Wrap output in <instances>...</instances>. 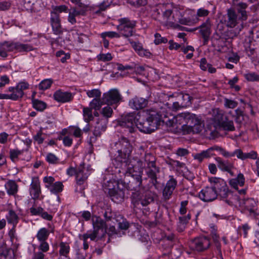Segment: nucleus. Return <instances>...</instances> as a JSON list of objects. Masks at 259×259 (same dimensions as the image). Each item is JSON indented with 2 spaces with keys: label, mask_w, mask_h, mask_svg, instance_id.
<instances>
[{
  "label": "nucleus",
  "mask_w": 259,
  "mask_h": 259,
  "mask_svg": "<svg viewBox=\"0 0 259 259\" xmlns=\"http://www.w3.org/2000/svg\"><path fill=\"white\" fill-rule=\"evenodd\" d=\"M46 161L51 164H57L59 163V158L54 154L49 153L47 154L46 158Z\"/></svg>",
  "instance_id": "864d4df0"
},
{
  "label": "nucleus",
  "mask_w": 259,
  "mask_h": 259,
  "mask_svg": "<svg viewBox=\"0 0 259 259\" xmlns=\"http://www.w3.org/2000/svg\"><path fill=\"white\" fill-rule=\"evenodd\" d=\"M97 59L99 61L107 62L112 59V56L109 53L106 54L101 53L97 56Z\"/></svg>",
  "instance_id": "13d9d810"
},
{
  "label": "nucleus",
  "mask_w": 259,
  "mask_h": 259,
  "mask_svg": "<svg viewBox=\"0 0 259 259\" xmlns=\"http://www.w3.org/2000/svg\"><path fill=\"white\" fill-rule=\"evenodd\" d=\"M148 103V99L142 97L135 96L128 101L129 107L134 110H139L145 108Z\"/></svg>",
  "instance_id": "a211bd4d"
},
{
  "label": "nucleus",
  "mask_w": 259,
  "mask_h": 259,
  "mask_svg": "<svg viewBox=\"0 0 259 259\" xmlns=\"http://www.w3.org/2000/svg\"><path fill=\"white\" fill-rule=\"evenodd\" d=\"M53 10L51 12H55L56 13L67 12V7L65 5H61L58 6H53Z\"/></svg>",
  "instance_id": "774afa93"
},
{
  "label": "nucleus",
  "mask_w": 259,
  "mask_h": 259,
  "mask_svg": "<svg viewBox=\"0 0 259 259\" xmlns=\"http://www.w3.org/2000/svg\"><path fill=\"white\" fill-rule=\"evenodd\" d=\"M147 175L149 178H154L157 176V174L159 172V168L154 164L153 166H150L147 167Z\"/></svg>",
  "instance_id": "3c124183"
},
{
  "label": "nucleus",
  "mask_w": 259,
  "mask_h": 259,
  "mask_svg": "<svg viewBox=\"0 0 259 259\" xmlns=\"http://www.w3.org/2000/svg\"><path fill=\"white\" fill-rule=\"evenodd\" d=\"M199 198L204 202H211L217 199L218 193L212 186L206 187L199 193Z\"/></svg>",
  "instance_id": "2eb2a0df"
},
{
  "label": "nucleus",
  "mask_w": 259,
  "mask_h": 259,
  "mask_svg": "<svg viewBox=\"0 0 259 259\" xmlns=\"http://www.w3.org/2000/svg\"><path fill=\"white\" fill-rule=\"evenodd\" d=\"M223 104L224 107L227 109H234L238 105L236 101L227 98H224Z\"/></svg>",
  "instance_id": "79ce46f5"
},
{
  "label": "nucleus",
  "mask_w": 259,
  "mask_h": 259,
  "mask_svg": "<svg viewBox=\"0 0 259 259\" xmlns=\"http://www.w3.org/2000/svg\"><path fill=\"white\" fill-rule=\"evenodd\" d=\"M53 81L51 79H45L42 80L38 84V89L40 90H46L49 89Z\"/></svg>",
  "instance_id": "8fccbe9b"
},
{
  "label": "nucleus",
  "mask_w": 259,
  "mask_h": 259,
  "mask_svg": "<svg viewBox=\"0 0 259 259\" xmlns=\"http://www.w3.org/2000/svg\"><path fill=\"white\" fill-rule=\"evenodd\" d=\"M155 194L151 191H147L142 196H138L136 193L132 195L133 202L135 205L141 204L145 206L153 201Z\"/></svg>",
  "instance_id": "ddd939ff"
},
{
  "label": "nucleus",
  "mask_w": 259,
  "mask_h": 259,
  "mask_svg": "<svg viewBox=\"0 0 259 259\" xmlns=\"http://www.w3.org/2000/svg\"><path fill=\"white\" fill-rule=\"evenodd\" d=\"M51 24H54L56 23H61V20L60 18V15L58 13H56L55 12H51V18H50Z\"/></svg>",
  "instance_id": "e2e57ef3"
},
{
  "label": "nucleus",
  "mask_w": 259,
  "mask_h": 259,
  "mask_svg": "<svg viewBox=\"0 0 259 259\" xmlns=\"http://www.w3.org/2000/svg\"><path fill=\"white\" fill-rule=\"evenodd\" d=\"M101 37L102 38H104V37H109L111 38H119L120 36V35L114 31H107L102 33L101 34Z\"/></svg>",
  "instance_id": "5fc2aeb1"
},
{
  "label": "nucleus",
  "mask_w": 259,
  "mask_h": 259,
  "mask_svg": "<svg viewBox=\"0 0 259 259\" xmlns=\"http://www.w3.org/2000/svg\"><path fill=\"white\" fill-rule=\"evenodd\" d=\"M229 183L232 188L237 190L238 193L240 195H243L246 193L245 189H242L238 190V187H242L244 185L245 183V178L242 174L239 173L238 174L236 178L230 180Z\"/></svg>",
  "instance_id": "6ab92c4d"
},
{
  "label": "nucleus",
  "mask_w": 259,
  "mask_h": 259,
  "mask_svg": "<svg viewBox=\"0 0 259 259\" xmlns=\"http://www.w3.org/2000/svg\"><path fill=\"white\" fill-rule=\"evenodd\" d=\"M211 24L210 21L209 19H207L198 28L203 38L204 43H206L208 41L211 33Z\"/></svg>",
  "instance_id": "5701e85b"
},
{
  "label": "nucleus",
  "mask_w": 259,
  "mask_h": 259,
  "mask_svg": "<svg viewBox=\"0 0 259 259\" xmlns=\"http://www.w3.org/2000/svg\"><path fill=\"white\" fill-rule=\"evenodd\" d=\"M32 104L34 108L40 111L45 109L47 106L46 103L37 99L32 100Z\"/></svg>",
  "instance_id": "49530a36"
},
{
  "label": "nucleus",
  "mask_w": 259,
  "mask_h": 259,
  "mask_svg": "<svg viewBox=\"0 0 259 259\" xmlns=\"http://www.w3.org/2000/svg\"><path fill=\"white\" fill-rule=\"evenodd\" d=\"M234 114L232 111L225 113L219 109H216L215 120L218 121L219 126L223 130L228 132H232L235 130L234 122L229 119L230 117H234Z\"/></svg>",
  "instance_id": "0eeeda50"
},
{
  "label": "nucleus",
  "mask_w": 259,
  "mask_h": 259,
  "mask_svg": "<svg viewBox=\"0 0 259 259\" xmlns=\"http://www.w3.org/2000/svg\"><path fill=\"white\" fill-rule=\"evenodd\" d=\"M83 115L84 120L87 122L92 120L94 118L92 114V109L90 107H84L83 108Z\"/></svg>",
  "instance_id": "37998d69"
},
{
  "label": "nucleus",
  "mask_w": 259,
  "mask_h": 259,
  "mask_svg": "<svg viewBox=\"0 0 259 259\" xmlns=\"http://www.w3.org/2000/svg\"><path fill=\"white\" fill-rule=\"evenodd\" d=\"M5 187L7 190V193L10 195H14L18 191V185L14 181H9L6 183Z\"/></svg>",
  "instance_id": "473e14b6"
},
{
  "label": "nucleus",
  "mask_w": 259,
  "mask_h": 259,
  "mask_svg": "<svg viewBox=\"0 0 259 259\" xmlns=\"http://www.w3.org/2000/svg\"><path fill=\"white\" fill-rule=\"evenodd\" d=\"M144 165L139 159L133 158L128 163L127 167L119 169V173L125 176H131L132 180L129 181L128 188L131 190L138 191L142 183V176Z\"/></svg>",
  "instance_id": "7ed1b4c3"
},
{
  "label": "nucleus",
  "mask_w": 259,
  "mask_h": 259,
  "mask_svg": "<svg viewBox=\"0 0 259 259\" xmlns=\"http://www.w3.org/2000/svg\"><path fill=\"white\" fill-rule=\"evenodd\" d=\"M13 51V42L5 41L0 44V56L6 58L8 52Z\"/></svg>",
  "instance_id": "c85d7f7f"
},
{
  "label": "nucleus",
  "mask_w": 259,
  "mask_h": 259,
  "mask_svg": "<svg viewBox=\"0 0 259 259\" xmlns=\"http://www.w3.org/2000/svg\"><path fill=\"white\" fill-rule=\"evenodd\" d=\"M246 80L250 82L259 81V74L255 72H248L244 74Z\"/></svg>",
  "instance_id": "ea45409f"
},
{
  "label": "nucleus",
  "mask_w": 259,
  "mask_h": 259,
  "mask_svg": "<svg viewBox=\"0 0 259 259\" xmlns=\"http://www.w3.org/2000/svg\"><path fill=\"white\" fill-rule=\"evenodd\" d=\"M64 186L61 182H55L53 185L49 186L48 189L53 194H57L62 191Z\"/></svg>",
  "instance_id": "c9c22d12"
},
{
  "label": "nucleus",
  "mask_w": 259,
  "mask_h": 259,
  "mask_svg": "<svg viewBox=\"0 0 259 259\" xmlns=\"http://www.w3.org/2000/svg\"><path fill=\"white\" fill-rule=\"evenodd\" d=\"M30 194L33 199H36L39 198L41 193L40 187V182L37 177L32 178L31 183L29 188Z\"/></svg>",
  "instance_id": "4be33fe9"
},
{
  "label": "nucleus",
  "mask_w": 259,
  "mask_h": 259,
  "mask_svg": "<svg viewBox=\"0 0 259 259\" xmlns=\"http://www.w3.org/2000/svg\"><path fill=\"white\" fill-rule=\"evenodd\" d=\"M234 117L235 120L237 123L242 124L245 121L246 119L248 118L247 116L244 114L243 112L240 109H237L235 110Z\"/></svg>",
  "instance_id": "f704fd0d"
},
{
  "label": "nucleus",
  "mask_w": 259,
  "mask_h": 259,
  "mask_svg": "<svg viewBox=\"0 0 259 259\" xmlns=\"http://www.w3.org/2000/svg\"><path fill=\"white\" fill-rule=\"evenodd\" d=\"M210 245V239L205 236L196 237L192 240L190 243V248L193 250L202 252L207 250Z\"/></svg>",
  "instance_id": "f8f14e48"
},
{
  "label": "nucleus",
  "mask_w": 259,
  "mask_h": 259,
  "mask_svg": "<svg viewBox=\"0 0 259 259\" xmlns=\"http://www.w3.org/2000/svg\"><path fill=\"white\" fill-rule=\"evenodd\" d=\"M93 230L103 237L106 232L107 224L100 217L94 215L92 218Z\"/></svg>",
  "instance_id": "dca6fc26"
},
{
  "label": "nucleus",
  "mask_w": 259,
  "mask_h": 259,
  "mask_svg": "<svg viewBox=\"0 0 259 259\" xmlns=\"http://www.w3.org/2000/svg\"><path fill=\"white\" fill-rule=\"evenodd\" d=\"M108 122L107 119H101L98 120L95 126L93 134L95 136L99 137L101 136L102 132L105 131L107 127V123Z\"/></svg>",
  "instance_id": "bb28decb"
},
{
  "label": "nucleus",
  "mask_w": 259,
  "mask_h": 259,
  "mask_svg": "<svg viewBox=\"0 0 259 259\" xmlns=\"http://www.w3.org/2000/svg\"><path fill=\"white\" fill-rule=\"evenodd\" d=\"M23 152V150L18 149H10V158L12 161L16 162L18 160L19 156L22 154Z\"/></svg>",
  "instance_id": "a18cd8bd"
},
{
  "label": "nucleus",
  "mask_w": 259,
  "mask_h": 259,
  "mask_svg": "<svg viewBox=\"0 0 259 259\" xmlns=\"http://www.w3.org/2000/svg\"><path fill=\"white\" fill-rule=\"evenodd\" d=\"M53 97L56 101L61 103L70 102L73 98V96L71 93L63 92L61 90L56 91L53 95Z\"/></svg>",
  "instance_id": "b1692460"
},
{
  "label": "nucleus",
  "mask_w": 259,
  "mask_h": 259,
  "mask_svg": "<svg viewBox=\"0 0 259 259\" xmlns=\"http://www.w3.org/2000/svg\"><path fill=\"white\" fill-rule=\"evenodd\" d=\"M221 154L225 158H229L236 156L237 157L241 160L246 159L245 153H243L241 149H236L232 152H230L221 147Z\"/></svg>",
  "instance_id": "a878e982"
},
{
  "label": "nucleus",
  "mask_w": 259,
  "mask_h": 259,
  "mask_svg": "<svg viewBox=\"0 0 259 259\" xmlns=\"http://www.w3.org/2000/svg\"><path fill=\"white\" fill-rule=\"evenodd\" d=\"M13 51L19 52L30 51L33 49V47L29 44H21L19 42H13Z\"/></svg>",
  "instance_id": "7c9ffc66"
},
{
  "label": "nucleus",
  "mask_w": 259,
  "mask_h": 259,
  "mask_svg": "<svg viewBox=\"0 0 259 259\" xmlns=\"http://www.w3.org/2000/svg\"><path fill=\"white\" fill-rule=\"evenodd\" d=\"M168 119L163 120L166 126L172 127L175 129H179V125L181 124V120L184 119L186 124L181 126V129L185 134L190 133H200L204 128V123L199 116L189 112L182 113L176 116H171Z\"/></svg>",
  "instance_id": "f03ea898"
},
{
  "label": "nucleus",
  "mask_w": 259,
  "mask_h": 259,
  "mask_svg": "<svg viewBox=\"0 0 259 259\" xmlns=\"http://www.w3.org/2000/svg\"><path fill=\"white\" fill-rule=\"evenodd\" d=\"M213 151H217L221 154V147L219 146H213L206 150H203L200 153L193 155L194 159L198 160L199 162H202L205 158H209L211 156L215 155L213 153Z\"/></svg>",
  "instance_id": "f3484780"
},
{
  "label": "nucleus",
  "mask_w": 259,
  "mask_h": 259,
  "mask_svg": "<svg viewBox=\"0 0 259 259\" xmlns=\"http://www.w3.org/2000/svg\"><path fill=\"white\" fill-rule=\"evenodd\" d=\"M238 200L233 205L239 204V206L242 209H246L250 212L253 211L254 208L256 205V201L253 198H247L246 199H241L239 197Z\"/></svg>",
  "instance_id": "aec40b11"
},
{
  "label": "nucleus",
  "mask_w": 259,
  "mask_h": 259,
  "mask_svg": "<svg viewBox=\"0 0 259 259\" xmlns=\"http://www.w3.org/2000/svg\"><path fill=\"white\" fill-rule=\"evenodd\" d=\"M43 208L41 207H36L34 206H32L30 208V212L33 215H40Z\"/></svg>",
  "instance_id": "338daca9"
},
{
  "label": "nucleus",
  "mask_w": 259,
  "mask_h": 259,
  "mask_svg": "<svg viewBox=\"0 0 259 259\" xmlns=\"http://www.w3.org/2000/svg\"><path fill=\"white\" fill-rule=\"evenodd\" d=\"M177 185V181L173 176H169L163 190V195L165 199H169Z\"/></svg>",
  "instance_id": "412c9836"
},
{
  "label": "nucleus",
  "mask_w": 259,
  "mask_h": 259,
  "mask_svg": "<svg viewBox=\"0 0 259 259\" xmlns=\"http://www.w3.org/2000/svg\"><path fill=\"white\" fill-rule=\"evenodd\" d=\"M139 116V112H131L122 115L118 120V124L125 128V131L129 133H134L136 130L137 118Z\"/></svg>",
  "instance_id": "1a4fd4ad"
},
{
  "label": "nucleus",
  "mask_w": 259,
  "mask_h": 259,
  "mask_svg": "<svg viewBox=\"0 0 259 259\" xmlns=\"http://www.w3.org/2000/svg\"><path fill=\"white\" fill-rule=\"evenodd\" d=\"M82 135L81 130L76 126H70V135L75 137H80Z\"/></svg>",
  "instance_id": "052dcab7"
},
{
  "label": "nucleus",
  "mask_w": 259,
  "mask_h": 259,
  "mask_svg": "<svg viewBox=\"0 0 259 259\" xmlns=\"http://www.w3.org/2000/svg\"><path fill=\"white\" fill-rule=\"evenodd\" d=\"M52 30L54 34L56 35H59L62 33L63 31L62 29V27L61 25V23H56L54 24H51Z\"/></svg>",
  "instance_id": "680f3d73"
},
{
  "label": "nucleus",
  "mask_w": 259,
  "mask_h": 259,
  "mask_svg": "<svg viewBox=\"0 0 259 259\" xmlns=\"http://www.w3.org/2000/svg\"><path fill=\"white\" fill-rule=\"evenodd\" d=\"M40 244L38 246V249L40 252H47L50 248L49 243L46 241H39Z\"/></svg>",
  "instance_id": "69168bd1"
},
{
  "label": "nucleus",
  "mask_w": 259,
  "mask_h": 259,
  "mask_svg": "<svg viewBox=\"0 0 259 259\" xmlns=\"http://www.w3.org/2000/svg\"><path fill=\"white\" fill-rule=\"evenodd\" d=\"M76 175V181L77 185H82L87 180L89 176L90 175V171L89 169L83 166H80L78 167Z\"/></svg>",
  "instance_id": "393cba45"
},
{
  "label": "nucleus",
  "mask_w": 259,
  "mask_h": 259,
  "mask_svg": "<svg viewBox=\"0 0 259 259\" xmlns=\"http://www.w3.org/2000/svg\"><path fill=\"white\" fill-rule=\"evenodd\" d=\"M70 11L74 14L75 17L80 15L84 16L85 15L87 11V7H78V8H72L70 10Z\"/></svg>",
  "instance_id": "09e8293b"
},
{
  "label": "nucleus",
  "mask_w": 259,
  "mask_h": 259,
  "mask_svg": "<svg viewBox=\"0 0 259 259\" xmlns=\"http://www.w3.org/2000/svg\"><path fill=\"white\" fill-rule=\"evenodd\" d=\"M103 102L107 105L116 107L122 101V97L119 91L116 89H111L103 94Z\"/></svg>",
  "instance_id": "9b49d317"
},
{
  "label": "nucleus",
  "mask_w": 259,
  "mask_h": 259,
  "mask_svg": "<svg viewBox=\"0 0 259 259\" xmlns=\"http://www.w3.org/2000/svg\"><path fill=\"white\" fill-rule=\"evenodd\" d=\"M87 95L89 98L98 99L101 98V92L99 89H93L88 91Z\"/></svg>",
  "instance_id": "603ef678"
},
{
  "label": "nucleus",
  "mask_w": 259,
  "mask_h": 259,
  "mask_svg": "<svg viewBox=\"0 0 259 259\" xmlns=\"http://www.w3.org/2000/svg\"><path fill=\"white\" fill-rule=\"evenodd\" d=\"M118 22L119 24L116 28L122 36L128 37L134 35V29L136 26V21L125 17L119 19Z\"/></svg>",
  "instance_id": "9d476101"
},
{
  "label": "nucleus",
  "mask_w": 259,
  "mask_h": 259,
  "mask_svg": "<svg viewBox=\"0 0 259 259\" xmlns=\"http://www.w3.org/2000/svg\"><path fill=\"white\" fill-rule=\"evenodd\" d=\"M104 180V184L108 190V193L112 200L118 203L123 200L124 193L122 189L119 187V182L114 179H109L107 181Z\"/></svg>",
  "instance_id": "6e6552de"
},
{
  "label": "nucleus",
  "mask_w": 259,
  "mask_h": 259,
  "mask_svg": "<svg viewBox=\"0 0 259 259\" xmlns=\"http://www.w3.org/2000/svg\"><path fill=\"white\" fill-rule=\"evenodd\" d=\"M112 149L115 160L120 163L121 168L127 167L128 163L133 159L130 160L133 146L128 140L125 138L120 139L115 143Z\"/></svg>",
  "instance_id": "39448f33"
},
{
  "label": "nucleus",
  "mask_w": 259,
  "mask_h": 259,
  "mask_svg": "<svg viewBox=\"0 0 259 259\" xmlns=\"http://www.w3.org/2000/svg\"><path fill=\"white\" fill-rule=\"evenodd\" d=\"M155 39L154 42L155 45H158L162 43H166L167 42V39L166 37H162L161 35L158 33H156L154 34Z\"/></svg>",
  "instance_id": "6e6d98bb"
},
{
  "label": "nucleus",
  "mask_w": 259,
  "mask_h": 259,
  "mask_svg": "<svg viewBox=\"0 0 259 259\" xmlns=\"http://www.w3.org/2000/svg\"><path fill=\"white\" fill-rule=\"evenodd\" d=\"M59 251L60 256H68L70 252V246L67 242H61L59 244Z\"/></svg>",
  "instance_id": "e433bc0d"
},
{
  "label": "nucleus",
  "mask_w": 259,
  "mask_h": 259,
  "mask_svg": "<svg viewBox=\"0 0 259 259\" xmlns=\"http://www.w3.org/2000/svg\"><path fill=\"white\" fill-rule=\"evenodd\" d=\"M214 159L217 163L218 168L221 170L227 172L231 176H234V170L236 169V168L233 162L229 160H223L220 157H216Z\"/></svg>",
  "instance_id": "4468645a"
},
{
  "label": "nucleus",
  "mask_w": 259,
  "mask_h": 259,
  "mask_svg": "<svg viewBox=\"0 0 259 259\" xmlns=\"http://www.w3.org/2000/svg\"><path fill=\"white\" fill-rule=\"evenodd\" d=\"M108 105L103 108L101 111L102 114L106 118L111 117L113 113V110Z\"/></svg>",
  "instance_id": "4d7b16f0"
},
{
  "label": "nucleus",
  "mask_w": 259,
  "mask_h": 259,
  "mask_svg": "<svg viewBox=\"0 0 259 259\" xmlns=\"http://www.w3.org/2000/svg\"><path fill=\"white\" fill-rule=\"evenodd\" d=\"M179 98L183 107H185L191 104V98L189 95L181 94L179 95Z\"/></svg>",
  "instance_id": "c03bdc74"
},
{
  "label": "nucleus",
  "mask_w": 259,
  "mask_h": 259,
  "mask_svg": "<svg viewBox=\"0 0 259 259\" xmlns=\"http://www.w3.org/2000/svg\"><path fill=\"white\" fill-rule=\"evenodd\" d=\"M159 21L165 25L177 28L180 27V24L193 25L198 21V19L195 17L194 10L177 5L171 9L164 11Z\"/></svg>",
  "instance_id": "f257e3e1"
},
{
  "label": "nucleus",
  "mask_w": 259,
  "mask_h": 259,
  "mask_svg": "<svg viewBox=\"0 0 259 259\" xmlns=\"http://www.w3.org/2000/svg\"><path fill=\"white\" fill-rule=\"evenodd\" d=\"M8 92H11L10 94V100L13 101H17L21 99L24 96V92H21L17 88V85L15 87H10L8 88Z\"/></svg>",
  "instance_id": "c756f323"
},
{
  "label": "nucleus",
  "mask_w": 259,
  "mask_h": 259,
  "mask_svg": "<svg viewBox=\"0 0 259 259\" xmlns=\"http://www.w3.org/2000/svg\"><path fill=\"white\" fill-rule=\"evenodd\" d=\"M209 181L213 189H215L218 193V196L224 200L229 205H232L238 200L237 194H234L229 190L226 182L223 179L211 177L209 179Z\"/></svg>",
  "instance_id": "423d86ee"
},
{
  "label": "nucleus",
  "mask_w": 259,
  "mask_h": 259,
  "mask_svg": "<svg viewBox=\"0 0 259 259\" xmlns=\"http://www.w3.org/2000/svg\"><path fill=\"white\" fill-rule=\"evenodd\" d=\"M227 25L230 28L234 27L238 23V17L236 12L232 9L227 11Z\"/></svg>",
  "instance_id": "cd10ccee"
},
{
  "label": "nucleus",
  "mask_w": 259,
  "mask_h": 259,
  "mask_svg": "<svg viewBox=\"0 0 259 259\" xmlns=\"http://www.w3.org/2000/svg\"><path fill=\"white\" fill-rule=\"evenodd\" d=\"M210 227V232L211 235V236L213 239L214 241H217L218 239L219 238V236L217 233V226L213 224L209 225Z\"/></svg>",
  "instance_id": "bf43d9fd"
},
{
  "label": "nucleus",
  "mask_w": 259,
  "mask_h": 259,
  "mask_svg": "<svg viewBox=\"0 0 259 259\" xmlns=\"http://www.w3.org/2000/svg\"><path fill=\"white\" fill-rule=\"evenodd\" d=\"M43 130L42 127H40L39 131L33 137L34 142L38 144H42L45 139L46 135L42 133Z\"/></svg>",
  "instance_id": "a19ab883"
},
{
  "label": "nucleus",
  "mask_w": 259,
  "mask_h": 259,
  "mask_svg": "<svg viewBox=\"0 0 259 259\" xmlns=\"http://www.w3.org/2000/svg\"><path fill=\"white\" fill-rule=\"evenodd\" d=\"M146 114L147 116H145L139 113L136 122L137 128L142 133H151L157 128L161 121L164 123L163 120L168 119L166 117L162 118L161 115L155 110L147 111Z\"/></svg>",
  "instance_id": "20e7f679"
},
{
  "label": "nucleus",
  "mask_w": 259,
  "mask_h": 259,
  "mask_svg": "<svg viewBox=\"0 0 259 259\" xmlns=\"http://www.w3.org/2000/svg\"><path fill=\"white\" fill-rule=\"evenodd\" d=\"M82 237L83 240H87L88 238H90L92 240H94L97 237L101 238L102 237H101V235L93 230L92 232L88 231L83 234Z\"/></svg>",
  "instance_id": "de8ad7c7"
},
{
  "label": "nucleus",
  "mask_w": 259,
  "mask_h": 259,
  "mask_svg": "<svg viewBox=\"0 0 259 259\" xmlns=\"http://www.w3.org/2000/svg\"><path fill=\"white\" fill-rule=\"evenodd\" d=\"M50 233L49 230L47 228H41L38 231L36 237L38 241H47Z\"/></svg>",
  "instance_id": "72a5a7b5"
},
{
  "label": "nucleus",
  "mask_w": 259,
  "mask_h": 259,
  "mask_svg": "<svg viewBox=\"0 0 259 259\" xmlns=\"http://www.w3.org/2000/svg\"><path fill=\"white\" fill-rule=\"evenodd\" d=\"M140 160L143 163L144 167L145 166L146 164H147V167H149L150 166H153L155 164V158L150 153L145 154L144 162H142L141 160Z\"/></svg>",
  "instance_id": "58836bf2"
},
{
  "label": "nucleus",
  "mask_w": 259,
  "mask_h": 259,
  "mask_svg": "<svg viewBox=\"0 0 259 259\" xmlns=\"http://www.w3.org/2000/svg\"><path fill=\"white\" fill-rule=\"evenodd\" d=\"M6 219L8 224H12L13 228H15L19 221V217L16 213L13 210L9 209L6 215Z\"/></svg>",
  "instance_id": "2f4dec72"
},
{
  "label": "nucleus",
  "mask_w": 259,
  "mask_h": 259,
  "mask_svg": "<svg viewBox=\"0 0 259 259\" xmlns=\"http://www.w3.org/2000/svg\"><path fill=\"white\" fill-rule=\"evenodd\" d=\"M105 104L103 102V97L101 99L100 98L96 99L94 98L90 103V108L95 110H99L103 105Z\"/></svg>",
  "instance_id": "4c0bfd02"
},
{
  "label": "nucleus",
  "mask_w": 259,
  "mask_h": 259,
  "mask_svg": "<svg viewBox=\"0 0 259 259\" xmlns=\"http://www.w3.org/2000/svg\"><path fill=\"white\" fill-rule=\"evenodd\" d=\"M59 140H62L64 146L67 147H70L72 144V139L69 136H64L62 137L60 136L58 138Z\"/></svg>",
  "instance_id": "0e129e2a"
}]
</instances>
